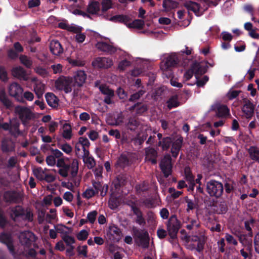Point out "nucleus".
I'll use <instances>...</instances> for the list:
<instances>
[{
  "mask_svg": "<svg viewBox=\"0 0 259 259\" xmlns=\"http://www.w3.org/2000/svg\"><path fill=\"white\" fill-rule=\"evenodd\" d=\"M10 215L15 221L21 219L31 221L33 216L30 211H24L20 206L11 208Z\"/></svg>",
  "mask_w": 259,
  "mask_h": 259,
  "instance_id": "nucleus-1",
  "label": "nucleus"
},
{
  "mask_svg": "<svg viewBox=\"0 0 259 259\" xmlns=\"http://www.w3.org/2000/svg\"><path fill=\"white\" fill-rule=\"evenodd\" d=\"M72 78L69 77H61L55 81V88L58 90H63L66 93L72 91Z\"/></svg>",
  "mask_w": 259,
  "mask_h": 259,
  "instance_id": "nucleus-2",
  "label": "nucleus"
},
{
  "mask_svg": "<svg viewBox=\"0 0 259 259\" xmlns=\"http://www.w3.org/2000/svg\"><path fill=\"white\" fill-rule=\"evenodd\" d=\"M180 222L175 215H172L169 219L167 224V230L169 235L171 238H175L179 229Z\"/></svg>",
  "mask_w": 259,
  "mask_h": 259,
  "instance_id": "nucleus-3",
  "label": "nucleus"
},
{
  "mask_svg": "<svg viewBox=\"0 0 259 259\" xmlns=\"http://www.w3.org/2000/svg\"><path fill=\"white\" fill-rule=\"evenodd\" d=\"M207 190L211 196L219 197L223 192V185L219 182L211 181L207 184Z\"/></svg>",
  "mask_w": 259,
  "mask_h": 259,
  "instance_id": "nucleus-4",
  "label": "nucleus"
},
{
  "mask_svg": "<svg viewBox=\"0 0 259 259\" xmlns=\"http://www.w3.org/2000/svg\"><path fill=\"white\" fill-rule=\"evenodd\" d=\"M15 110L23 122L34 118V114L26 107L18 106L16 107Z\"/></svg>",
  "mask_w": 259,
  "mask_h": 259,
  "instance_id": "nucleus-5",
  "label": "nucleus"
},
{
  "mask_svg": "<svg viewBox=\"0 0 259 259\" xmlns=\"http://www.w3.org/2000/svg\"><path fill=\"white\" fill-rule=\"evenodd\" d=\"M160 166L165 177H168L171 172V158L169 155H165L161 160Z\"/></svg>",
  "mask_w": 259,
  "mask_h": 259,
  "instance_id": "nucleus-6",
  "label": "nucleus"
},
{
  "mask_svg": "<svg viewBox=\"0 0 259 259\" xmlns=\"http://www.w3.org/2000/svg\"><path fill=\"white\" fill-rule=\"evenodd\" d=\"M254 110L253 104L248 100H244L241 109L242 116L246 118H250L254 114Z\"/></svg>",
  "mask_w": 259,
  "mask_h": 259,
  "instance_id": "nucleus-7",
  "label": "nucleus"
},
{
  "mask_svg": "<svg viewBox=\"0 0 259 259\" xmlns=\"http://www.w3.org/2000/svg\"><path fill=\"white\" fill-rule=\"evenodd\" d=\"M107 238L113 241H118L121 236V233L120 229L114 225L109 227L106 233Z\"/></svg>",
  "mask_w": 259,
  "mask_h": 259,
  "instance_id": "nucleus-8",
  "label": "nucleus"
},
{
  "mask_svg": "<svg viewBox=\"0 0 259 259\" xmlns=\"http://www.w3.org/2000/svg\"><path fill=\"white\" fill-rule=\"evenodd\" d=\"M92 64L95 67L107 68L112 66L113 61L108 58H98Z\"/></svg>",
  "mask_w": 259,
  "mask_h": 259,
  "instance_id": "nucleus-9",
  "label": "nucleus"
},
{
  "mask_svg": "<svg viewBox=\"0 0 259 259\" xmlns=\"http://www.w3.org/2000/svg\"><path fill=\"white\" fill-rule=\"evenodd\" d=\"M184 6L188 10L189 13L190 11H192L197 16L201 15L204 12V10L200 8L199 4L195 2H187L184 4Z\"/></svg>",
  "mask_w": 259,
  "mask_h": 259,
  "instance_id": "nucleus-10",
  "label": "nucleus"
},
{
  "mask_svg": "<svg viewBox=\"0 0 259 259\" xmlns=\"http://www.w3.org/2000/svg\"><path fill=\"white\" fill-rule=\"evenodd\" d=\"M9 93L11 96L18 100L22 95L23 89L18 83L14 82L10 85Z\"/></svg>",
  "mask_w": 259,
  "mask_h": 259,
  "instance_id": "nucleus-11",
  "label": "nucleus"
},
{
  "mask_svg": "<svg viewBox=\"0 0 259 259\" xmlns=\"http://www.w3.org/2000/svg\"><path fill=\"white\" fill-rule=\"evenodd\" d=\"M74 84L80 87L85 82L87 79V74L83 70H77L74 74Z\"/></svg>",
  "mask_w": 259,
  "mask_h": 259,
  "instance_id": "nucleus-12",
  "label": "nucleus"
},
{
  "mask_svg": "<svg viewBox=\"0 0 259 259\" xmlns=\"http://www.w3.org/2000/svg\"><path fill=\"white\" fill-rule=\"evenodd\" d=\"M96 46L98 49L110 54L115 53L117 51L116 48L103 41L98 42Z\"/></svg>",
  "mask_w": 259,
  "mask_h": 259,
  "instance_id": "nucleus-13",
  "label": "nucleus"
},
{
  "mask_svg": "<svg viewBox=\"0 0 259 259\" xmlns=\"http://www.w3.org/2000/svg\"><path fill=\"white\" fill-rule=\"evenodd\" d=\"M20 242L24 245H27L34 240V235L29 231L22 232L19 236Z\"/></svg>",
  "mask_w": 259,
  "mask_h": 259,
  "instance_id": "nucleus-14",
  "label": "nucleus"
},
{
  "mask_svg": "<svg viewBox=\"0 0 259 259\" xmlns=\"http://www.w3.org/2000/svg\"><path fill=\"white\" fill-rule=\"evenodd\" d=\"M31 81L35 82L34 91L35 94L38 98L41 97L45 91V84L38 80L35 77L32 78Z\"/></svg>",
  "mask_w": 259,
  "mask_h": 259,
  "instance_id": "nucleus-15",
  "label": "nucleus"
},
{
  "mask_svg": "<svg viewBox=\"0 0 259 259\" xmlns=\"http://www.w3.org/2000/svg\"><path fill=\"white\" fill-rule=\"evenodd\" d=\"M51 52L54 55H59L63 53V50L60 43L57 40H52L50 45Z\"/></svg>",
  "mask_w": 259,
  "mask_h": 259,
  "instance_id": "nucleus-16",
  "label": "nucleus"
},
{
  "mask_svg": "<svg viewBox=\"0 0 259 259\" xmlns=\"http://www.w3.org/2000/svg\"><path fill=\"white\" fill-rule=\"evenodd\" d=\"M144 130L145 134H140L139 135V138L142 141H144L146 139L148 135H150L147 142L149 144H152L153 143V139L155 137V134L156 133L154 131H152L151 129L149 128H145Z\"/></svg>",
  "mask_w": 259,
  "mask_h": 259,
  "instance_id": "nucleus-17",
  "label": "nucleus"
},
{
  "mask_svg": "<svg viewBox=\"0 0 259 259\" xmlns=\"http://www.w3.org/2000/svg\"><path fill=\"white\" fill-rule=\"evenodd\" d=\"M12 74L18 78L23 79L25 80L28 79L25 71L20 66L14 67L12 70Z\"/></svg>",
  "mask_w": 259,
  "mask_h": 259,
  "instance_id": "nucleus-18",
  "label": "nucleus"
},
{
  "mask_svg": "<svg viewBox=\"0 0 259 259\" xmlns=\"http://www.w3.org/2000/svg\"><path fill=\"white\" fill-rule=\"evenodd\" d=\"M46 101L49 106L56 108L59 105L58 98L53 93H48L46 95Z\"/></svg>",
  "mask_w": 259,
  "mask_h": 259,
  "instance_id": "nucleus-19",
  "label": "nucleus"
},
{
  "mask_svg": "<svg viewBox=\"0 0 259 259\" xmlns=\"http://www.w3.org/2000/svg\"><path fill=\"white\" fill-rule=\"evenodd\" d=\"M87 12L91 14H98L100 11V5L98 2L90 3L87 7Z\"/></svg>",
  "mask_w": 259,
  "mask_h": 259,
  "instance_id": "nucleus-20",
  "label": "nucleus"
},
{
  "mask_svg": "<svg viewBox=\"0 0 259 259\" xmlns=\"http://www.w3.org/2000/svg\"><path fill=\"white\" fill-rule=\"evenodd\" d=\"M157 156L156 151L152 148H148L146 149V159L150 161L152 163L155 164L156 160L155 157Z\"/></svg>",
  "mask_w": 259,
  "mask_h": 259,
  "instance_id": "nucleus-21",
  "label": "nucleus"
},
{
  "mask_svg": "<svg viewBox=\"0 0 259 259\" xmlns=\"http://www.w3.org/2000/svg\"><path fill=\"white\" fill-rule=\"evenodd\" d=\"M192 239L194 241L193 248L196 249L198 251H200L203 247L204 243V237L201 236L200 238H198L197 236H195L192 237Z\"/></svg>",
  "mask_w": 259,
  "mask_h": 259,
  "instance_id": "nucleus-22",
  "label": "nucleus"
},
{
  "mask_svg": "<svg viewBox=\"0 0 259 259\" xmlns=\"http://www.w3.org/2000/svg\"><path fill=\"white\" fill-rule=\"evenodd\" d=\"M182 143V139L181 138L176 140L172 143L171 152L173 156L176 157L178 156Z\"/></svg>",
  "mask_w": 259,
  "mask_h": 259,
  "instance_id": "nucleus-23",
  "label": "nucleus"
},
{
  "mask_svg": "<svg viewBox=\"0 0 259 259\" xmlns=\"http://www.w3.org/2000/svg\"><path fill=\"white\" fill-rule=\"evenodd\" d=\"M94 187L96 189V191H94L92 188L87 189L82 194V196L86 199H90L93 197L96 193L98 192V189L100 186V183H96L94 184Z\"/></svg>",
  "mask_w": 259,
  "mask_h": 259,
  "instance_id": "nucleus-24",
  "label": "nucleus"
},
{
  "mask_svg": "<svg viewBox=\"0 0 259 259\" xmlns=\"http://www.w3.org/2000/svg\"><path fill=\"white\" fill-rule=\"evenodd\" d=\"M83 160L84 163L89 168L93 167L95 165V161L94 159L92 157L89 156V152L88 150H84Z\"/></svg>",
  "mask_w": 259,
  "mask_h": 259,
  "instance_id": "nucleus-25",
  "label": "nucleus"
},
{
  "mask_svg": "<svg viewBox=\"0 0 259 259\" xmlns=\"http://www.w3.org/2000/svg\"><path fill=\"white\" fill-rule=\"evenodd\" d=\"M163 8L165 11H169L178 7V3L172 0H163Z\"/></svg>",
  "mask_w": 259,
  "mask_h": 259,
  "instance_id": "nucleus-26",
  "label": "nucleus"
},
{
  "mask_svg": "<svg viewBox=\"0 0 259 259\" xmlns=\"http://www.w3.org/2000/svg\"><path fill=\"white\" fill-rule=\"evenodd\" d=\"M178 61L179 59L176 55L172 54L170 55L167 58L165 63V65L166 66L165 69L168 67L175 66L178 64Z\"/></svg>",
  "mask_w": 259,
  "mask_h": 259,
  "instance_id": "nucleus-27",
  "label": "nucleus"
},
{
  "mask_svg": "<svg viewBox=\"0 0 259 259\" xmlns=\"http://www.w3.org/2000/svg\"><path fill=\"white\" fill-rule=\"evenodd\" d=\"M145 22L143 20L136 19L132 22L126 24V26L130 28L141 29L143 27Z\"/></svg>",
  "mask_w": 259,
  "mask_h": 259,
  "instance_id": "nucleus-28",
  "label": "nucleus"
},
{
  "mask_svg": "<svg viewBox=\"0 0 259 259\" xmlns=\"http://www.w3.org/2000/svg\"><path fill=\"white\" fill-rule=\"evenodd\" d=\"M249 156L253 160L259 159V148L256 146H251L248 149Z\"/></svg>",
  "mask_w": 259,
  "mask_h": 259,
  "instance_id": "nucleus-29",
  "label": "nucleus"
},
{
  "mask_svg": "<svg viewBox=\"0 0 259 259\" xmlns=\"http://www.w3.org/2000/svg\"><path fill=\"white\" fill-rule=\"evenodd\" d=\"M132 209L134 214H135L137 216V218L136 220V222L140 225L144 224L145 223V220L142 216V212L139 209V208L136 206H132Z\"/></svg>",
  "mask_w": 259,
  "mask_h": 259,
  "instance_id": "nucleus-30",
  "label": "nucleus"
},
{
  "mask_svg": "<svg viewBox=\"0 0 259 259\" xmlns=\"http://www.w3.org/2000/svg\"><path fill=\"white\" fill-rule=\"evenodd\" d=\"M139 245L143 248L148 247L149 242L148 233L147 232H144L143 234L139 236Z\"/></svg>",
  "mask_w": 259,
  "mask_h": 259,
  "instance_id": "nucleus-31",
  "label": "nucleus"
},
{
  "mask_svg": "<svg viewBox=\"0 0 259 259\" xmlns=\"http://www.w3.org/2000/svg\"><path fill=\"white\" fill-rule=\"evenodd\" d=\"M110 21L115 22H122L126 25L127 23L129 21L130 18L127 16L126 15H116L112 17L109 19Z\"/></svg>",
  "mask_w": 259,
  "mask_h": 259,
  "instance_id": "nucleus-32",
  "label": "nucleus"
},
{
  "mask_svg": "<svg viewBox=\"0 0 259 259\" xmlns=\"http://www.w3.org/2000/svg\"><path fill=\"white\" fill-rule=\"evenodd\" d=\"M62 136L67 140L71 139L72 137V130L69 124L65 123L63 125Z\"/></svg>",
  "mask_w": 259,
  "mask_h": 259,
  "instance_id": "nucleus-33",
  "label": "nucleus"
},
{
  "mask_svg": "<svg viewBox=\"0 0 259 259\" xmlns=\"http://www.w3.org/2000/svg\"><path fill=\"white\" fill-rule=\"evenodd\" d=\"M171 139L169 137H165L159 141L158 145L161 147L163 150H167L171 143Z\"/></svg>",
  "mask_w": 259,
  "mask_h": 259,
  "instance_id": "nucleus-34",
  "label": "nucleus"
},
{
  "mask_svg": "<svg viewBox=\"0 0 259 259\" xmlns=\"http://www.w3.org/2000/svg\"><path fill=\"white\" fill-rule=\"evenodd\" d=\"M217 109V114L219 117H224L228 115L229 113V110L225 105H216Z\"/></svg>",
  "mask_w": 259,
  "mask_h": 259,
  "instance_id": "nucleus-35",
  "label": "nucleus"
},
{
  "mask_svg": "<svg viewBox=\"0 0 259 259\" xmlns=\"http://www.w3.org/2000/svg\"><path fill=\"white\" fill-rule=\"evenodd\" d=\"M62 240L64 242L67 246H73L75 242V240L73 236L67 235H63L61 236Z\"/></svg>",
  "mask_w": 259,
  "mask_h": 259,
  "instance_id": "nucleus-36",
  "label": "nucleus"
},
{
  "mask_svg": "<svg viewBox=\"0 0 259 259\" xmlns=\"http://www.w3.org/2000/svg\"><path fill=\"white\" fill-rule=\"evenodd\" d=\"M113 3L111 0H102L101 2L102 12L104 13L112 8Z\"/></svg>",
  "mask_w": 259,
  "mask_h": 259,
  "instance_id": "nucleus-37",
  "label": "nucleus"
},
{
  "mask_svg": "<svg viewBox=\"0 0 259 259\" xmlns=\"http://www.w3.org/2000/svg\"><path fill=\"white\" fill-rule=\"evenodd\" d=\"M99 89L101 93L104 95L107 96H109L110 97L114 96V92L112 90L109 88L108 87L105 85H101L99 87Z\"/></svg>",
  "mask_w": 259,
  "mask_h": 259,
  "instance_id": "nucleus-38",
  "label": "nucleus"
},
{
  "mask_svg": "<svg viewBox=\"0 0 259 259\" xmlns=\"http://www.w3.org/2000/svg\"><path fill=\"white\" fill-rule=\"evenodd\" d=\"M33 172L38 179L40 180H44L46 172L41 168L39 167L34 169Z\"/></svg>",
  "mask_w": 259,
  "mask_h": 259,
  "instance_id": "nucleus-39",
  "label": "nucleus"
},
{
  "mask_svg": "<svg viewBox=\"0 0 259 259\" xmlns=\"http://www.w3.org/2000/svg\"><path fill=\"white\" fill-rule=\"evenodd\" d=\"M192 70H193L194 73L197 74H201L205 72L203 69L200 66L199 63L195 62L191 66Z\"/></svg>",
  "mask_w": 259,
  "mask_h": 259,
  "instance_id": "nucleus-40",
  "label": "nucleus"
},
{
  "mask_svg": "<svg viewBox=\"0 0 259 259\" xmlns=\"http://www.w3.org/2000/svg\"><path fill=\"white\" fill-rule=\"evenodd\" d=\"M78 143L82 146V148L84 152V150H87L85 149V147H89L90 145L89 140L86 137H84L79 138Z\"/></svg>",
  "mask_w": 259,
  "mask_h": 259,
  "instance_id": "nucleus-41",
  "label": "nucleus"
},
{
  "mask_svg": "<svg viewBox=\"0 0 259 259\" xmlns=\"http://www.w3.org/2000/svg\"><path fill=\"white\" fill-rule=\"evenodd\" d=\"M20 60L22 64L28 68H30L32 64V61L26 56H21L20 57Z\"/></svg>",
  "mask_w": 259,
  "mask_h": 259,
  "instance_id": "nucleus-42",
  "label": "nucleus"
},
{
  "mask_svg": "<svg viewBox=\"0 0 259 259\" xmlns=\"http://www.w3.org/2000/svg\"><path fill=\"white\" fill-rule=\"evenodd\" d=\"M34 70L36 73L40 75L43 77H46L49 76L48 71L45 68L38 66L35 68Z\"/></svg>",
  "mask_w": 259,
  "mask_h": 259,
  "instance_id": "nucleus-43",
  "label": "nucleus"
},
{
  "mask_svg": "<svg viewBox=\"0 0 259 259\" xmlns=\"http://www.w3.org/2000/svg\"><path fill=\"white\" fill-rule=\"evenodd\" d=\"M167 107L169 109H171L173 107H176L179 105L177 97H173L170 98L167 101Z\"/></svg>",
  "mask_w": 259,
  "mask_h": 259,
  "instance_id": "nucleus-44",
  "label": "nucleus"
},
{
  "mask_svg": "<svg viewBox=\"0 0 259 259\" xmlns=\"http://www.w3.org/2000/svg\"><path fill=\"white\" fill-rule=\"evenodd\" d=\"M56 231L61 234V236L63 235H67L69 228L64 225H58L56 227Z\"/></svg>",
  "mask_w": 259,
  "mask_h": 259,
  "instance_id": "nucleus-45",
  "label": "nucleus"
},
{
  "mask_svg": "<svg viewBox=\"0 0 259 259\" xmlns=\"http://www.w3.org/2000/svg\"><path fill=\"white\" fill-rule=\"evenodd\" d=\"M131 62L126 60H124L120 61L118 66V69L120 71H123L127 67L131 66Z\"/></svg>",
  "mask_w": 259,
  "mask_h": 259,
  "instance_id": "nucleus-46",
  "label": "nucleus"
},
{
  "mask_svg": "<svg viewBox=\"0 0 259 259\" xmlns=\"http://www.w3.org/2000/svg\"><path fill=\"white\" fill-rule=\"evenodd\" d=\"M240 92V91H236L231 89L227 93L226 97L229 100H233L239 95Z\"/></svg>",
  "mask_w": 259,
  "mask_h": 259,
  "instance_id": "nucleus-47",
  "label": "nucleus"
},
{
  "mask_svg": "<svg viewBox=\"0 0 259 259\" xmlns=\"http://www.w3.org/2000/svg\"><path fill=\"white\" fill-rule=\"evenodd\" d=\"M89 235V232L85 230H81L76 235L78 240L83 241L85 240Z\"/></svg>",
  "mask_w": 259,
  "mask_h": 259,
  "instance_id": "nucleus-48",
  "label": "nucleus"
},
{
  "mask_svg": "<svg viewBox=\"0 0 259 259\" xmlns=\"http://www.w3.org/2000/svg\"><path fill=\"white\" fill-rule=\"evenodd\" d=\"M87 245L79 246L77 248V251L79 255H82L84 257H87Z\"/></svg>",
  "mask_w": 259,
  "mask_h": 259,
  "instance_id": "nucleus-49",
  "label": "nucleus"
},
{
  "mask_svg": "<svg viewBox=\"0 0 259 259\" xmlns=\"http://www.w3.org/2000/svg\"><path fill=\"white\" fill-rule=\"evenodd\" d=\"M138 125V122L134 118H131L127 124L128 128L131 130H134Z\"/></svg>",
  "mask_w": 259,
  "mask_h": 259,
  "instance_id": "nucleus-50",
  "label": "nucleus"
},
{
  "mask_svg": "<svg viewBox=\"0 0 259 259\" xmlns=\"http://www.w3.org/2000/svg\"><path fill=\"white\" fill-rule=\"evenodd\" d=\"M78 165L77 160L74 159L71 164V174L73 176H75L77 174L78 169Z\"/></svg>",
  "mask_w": 259,
  "mask_h": 259,
  "instance_id": "nucleus-51",
  "label": "nucleus"
},
{
  "mask_svg": "<svg viewBox=\"0 0 259 259\" xmlns=\"http://www.w3.org/2000/svg\"><path fill=\"white\" fill-rule=\"evenodd\" d=\"M225 238L228 243L233 244L234 245H236L237 244V240L231 235L228 233L226 234Z\"/></svg>",
  "mask_w": 259,
  "mask_h": 259,
  "instance_id": "nucleus-52",
  "label": "nucleus"
},
{
  "mask_svg": "<svg viewBox=\"0 0 259 259\" xmlns=\"http://www.w3.org/2000/svg\"><path fill=\"white\" fill-rule=\"evenodd\" d=\"M89 138L92 141L97 140L99 137V133L95 130H91L88 133Z\"/></svg>",
  "mask_w": 259,
  "mask_h": 259,
  "instance_id": "nucleus-53",
  "label": "nucleus"
},
{
  "mask_svg": "<svg viewBox=\"0 0 259 259\" xmlns=\"http://www.w3.org/2000/svg\"><path fill=\"white\" fill-rule=\"evenodd\" d=\"M81 30V27L74 24H71L69 25L68 31L77 34L80 32Z\"/></svg>",
  "mask_w": 259,
  "mask_h": 259,
  "instance_id": "nucleus-54",
  "label": "nucleus"
},
{
  "mask_svg": "<svg viewBox=\"0 0 259 259\" xmlns=\"http://www.w3.org/2000/svg\"><path fill=\"white\" fill-rule=\"evenodd\" d=\"M97 215V212L95 210L90 212L88 214V219L89 221L91 223H93L96 218V217Z\"/></svg>",
  "mask_w": 259,
  "mask_h": 259,
  "instance_id": "nucleus-55",
  "label": "nucleus"
},
{
  "mask_svg": "<svg viewBox=\"0 0 259 259\" xmlns=\"http://www.w3.org/2000/svg\"><path fill=\"white\" fill-rule=\"evenodd\" d=\"M68 165L60 168L59 170V173L61 176L63 177H66L68 176Z\"/></svg>",
  "mask_w": 259,
  "mask_h": 259,
  "instance_id": "nucleus-56",
  "label": "nucleus"
},
{
  "mask_svg": "<svg viewBox=\"0 0 259 259\" xmlns=\"http://www.w3.org/2000/svg\"><path fill=\"white\" fill-rule=\"evenodd\" d=\"M85 38V35L84 34L79 32L76 34L75 36V39L77 42L81 43L84 41Z\"/></svg>",
  "mask_w": 259,
  "mask_h": 259,
  "instance_id": "nucleus-57",
  "label": "nucleus"
},
{
  "mask_svg": "<svg viewBox=\"0 0 259 259\" xmlns=\"http://www.w3.org/2000/svg\"><path fill=\"white\" fill-rule=\"evenodd\" d=\"M64 200L68 202H71L73 199V195L70 192H66L63 196Z\"/></svg>",
  "mask_w": 259,
  "mask_h": 259,
  "instance_id": "nucleus-58",
  "label": "nucleus"
},
{
  "mask_svg": "<svg viewBox=\"0 0 259 259\" xmlns=\"http://www.w3.org/2000/svg\"><path fill=\"white\" fill-rule=\"evenodd\" d=\"M54 73H60L62 70V66L60 64L53 65L51 66Z\"/></svg>",
  "mask_w": 259,
  "mask_h": 259,
  "instance_id": "nucleus-59",
  "label": "nucleus"
},
{
  "mask_svg": "<svg viewBox=\"0 0 259 259\" xmlns=\"http://www.w3.org/2000/svg\"><path fill=\"white\" fill-rule=\"evenodd\" d=\"M46 162L48 165L53 166L56 163V159L53 156L50 155L47 157Z\"/></svg>",
  "mask_w": 259,
  "mask_h": 259,
  "instance_id": "nucleus-60",
  "label": "nucleus"
},
{
  "mask_svg": "<svg viewBox=\"0 0 259 259\" xmlns=\"http://www.w3.org/2000/svg\"><path fill=\"white\" fill-rule=\"evenodd\" d=\"M52 197L51 195L46 196L42 200V204L43 205H49L52 203Z\"/></svg>",
  "mask_w": 259,
  "mask_h": 259,
  "instance_id": "nucleus-61",
  "label": "nucleus"
},
{
  "mask_svg": "<svg viewBox=\"0 0 259 259\" xmlns=\"http://www.w3.org/2000/svg\"><path fill=\"white\" fill-rule=\"evenodd\" d=\"M186 202L187 203V211H189L190 210H192L196 207V204L193 201L188 199Z\"/></svg>",
  "mask_w": 259,
  "mask_h": 259,
  "instance_id": "nucleus-62",
  "label": "nucleus"
},
{
  "mask_svg": "<svg viewBox=\"0 0 259 259\" xmlns=\"http://www.w3.org/2000/svg\"><path fill=\"white\" fill-rule=\"evenodd\" d=\"M60 148L65 153H69L72 151L71 147L67 144L62 145L60 146Z\"/></svg>",
  "mask_w": 259,
  "mask_h": 259,
  "instance_id": "nucleus-63",
  "label": "nucleus"
},
{
  "mask_svg": "<svg viewBox=\"0 0 259 259\" xmlns=\"http://www.w3.org/2000/svg\"><path fill=\"white\" fill-rule=\"evenodd\" d=\"M208 80V77L205 76L201 79L198 80L196 81V84L199 87H203Z\"/></svg>",
  "mask_w": 259,
  "mask_h": 259,
  "instance_id": "nucleus-64",
  "label": "nucleus"
}]
</instances>
